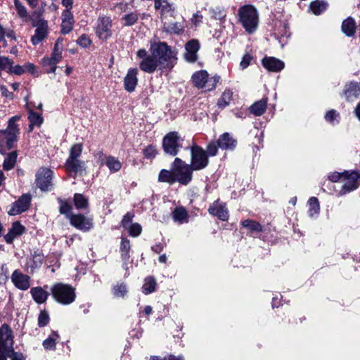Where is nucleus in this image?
<instances>
[{
  "label": "nucleus",
  "mask_w": 360,
  "mask_h": 360,
  "mask_svg": "<svg viewBox=\"0 0 360 360\" xmlns=\"http://www.w3.org/2000/svg\"><path fill=\"white\" fill-rule=\"evenodd\" d=\"M11 354V360H25L22 354L14 352L12 330L4 324L0 327V360H8Z\"/></svg>",
  "instance_id": "obj_1"
},
{
  "label": "nucleus",
  "mask_w": 360,
  "mask_h": 360,
  "mask_svg": "<svg viewBox=\"0 0 360 360\" xmlns=\"http://www.w3.org/2000/svg\"><path fill=\"white\" fill-rule=\"evenodd\" d=\"M238 21L248 34L254 33L259 25V14L252 5H245L238 11Z\"/></svg>",
  "instance_id": "obj_2"
},
{
  "label": "nucleus",
  "mask_w": 360,
  "mask_h": 360,
  "mask_svg": "<svg viewBox=\"0 0 360 360\" xmlns=\"http://www.w3.org/2000/svg\"><path fill=\"white\" fill-rule=\"evenodd\" d=\"M150 51L160 63V70L172 66V60L175 58V53L166 42H151Z\"/></svg>",
  "instance_id": "obj_3"
},
{
  "label": "nucleus",
  "mask_w": 360,
  "mask_h": 360,
  "mask_svg": "<svg viewBox=\"0 0 360 360\" xmlns=\"http://www.w3.org/2000/svg\"><path fill=\"white\" fill-rule=\"evenodd\" d=\"M53 298L58 303L62 304H70L72 303L76 298L75 289L70 285L56 283L50 288Z\"/></svg>",
  "instance_id": "obj_4"
},
{
  "label": "nucleus",
  "mask_w": 360,
  "mask_h": 360,
  "mask_svg": "<svg viewBox=\"0 0 360 360\" xmlns=\"http://www.w3.org/2000/svg\"><path fill=\"white\" fill-rule=\"evenodd\" d=\"M18 119L19 117H12L8 122L7 129L0 131V148L6 146L8 150H10L13 147L19 134V128L15 124V121Z\"/></svg>",
  "instance_id": "obj_5"
},
{
  "label": "nucleus",
  "mask_w": 360,
  "mask_h": 360,
  "mask_svg": "<svg viewBox=\"0 0 360 360\" xmlns=\"http://www.w3.org/2000/svg\"><path fill=\"white\" fill-rule=\"evenodd\" d=\"M176 182L182 185L188 184L193 179L194 169L189 164L184 162L181 159L176 158L172 163Z\"/></svg>",
  "instance_id": "obj_6"
},
{
  "label": "nucleus",
  "mask_w": 360,
  "mask_h": 360,
  "mask_svg": "<svg viewBox=\"0 0 360 360\" xmlns=\"http://www.w3.org/2000/svg\"><path fill=\"white\" fill-rule=\"evenodd\" d=\"M191 167L194 171L202 170L209 165V159L206 151L193 143L191 147Z\"/></svg>",
  "instance_id": "obj_7"
},
{
  "label": "nucleus",
  "mask_w": 360,
  "mask_h": 360,
  "mask_svg": "<svg viewBox=\"0 0 360 360\" xmlns=\"http://www.w3.org/2000/svg\"><path fill=\"white\" fill-rule=\"evenodd\" d=\"M136 56L141 59L139 63L140 69L147 73H153L156 70L160 69V63L153 53L148 54L146 49H139Z\"/></svg>",
  "instance_id": "obj_8"
},
{
  "label": "nucleus",
  "mask_w": 360,
  "mask_h": 360,
  "mask_svg": "<svg viewBox=\"0 0 360 360\" xmlns=\"http://www.w3.org/2000/svg\"><path fill=\"white\" fill-rule=\"evenodd\" d=\"M182 139L176 131L167 134L162 140L164 152L172 156L176 155L179 149L182 147Z\"/></svg>",
  "instance_id": "obj_9"
},
{
  "label": "nucleus",
  "mask_w": 360,
  "mask_h": 360,
  "mask_svg": "<svg viewBox=\"0 0 360 360\" xmlns=\"http://www.w3.org/2000/svg\"><path fill=\"white\" fill-rule=\"evenodd\" d=\"M192 80L196 87L203 89L205 91H211L215 88L219 79L216 77L209 78L207 71L200 70L193 75Z\"/></svg>",
  "instance_id": "obj_10"
},
{
  "label": "nucleus",
  "mask_w": 360,
  "mask_h": 360,
  "mask_svg": "<svg viewBox=\"0 0 360 360\" xmlns=\"http://www.w3.org/2000/svg\"><path fill=\"white\" fill-rule=\"evenodd\" d=\"M112 26L110 17L99 16L94 27L96 36L103 41H107L112 36Z\"/></svg>",
  "instance_id": "obj_11"
},
{
  "label": "nucleus",
  "mask_w": 360,
  "mask_h": 360,
  "mask_svg": "<svg viewBox=\"0 0 360 360\" xmlns=\"http://www.w3.org/2000/svg\"><path fill=\"white\" fill-rule=\"evenodd\" d=\"M343 176V185L339 192L340 195H345L347 193L351 192L356 189L360 185V174L352 171L349 172L345 171Z\"/></svg>",
  "instance_id": "obj_12"
},
{
  "label": "nucleus",
  "mask_w": 360,
  "mask_h": 360,
  "mask_svg": "<svg viewBox=\"0 0 360 360\" xmlns=\"http://www.w3.org/2000/svg\"><path fill=\"white\" fill-rule=\"evenodd\" d=\"M53 172L47 168H40L36 174V183L41 191H48L52 186Z\"/></svg>",
  "instance_id": "obj_13"
},
{
  "label": "nucleus",
  "mask_w": 360,
  "mask_h": 360,
  "mask_svg": "<svg viewBox=\"0 0 360 360\" xmlns=\"http://www.w3.org/2000/svg\"><path fill=\"white\" fill-rule=\"evenodd\" d=\"M11 281L14 286L20 290H27L30 287V277L20 270L15 269L11 274Z\"/></svg>",
  "instance_id": "obj_14"
},
{
  "label": "nucleus",
  "mask_w": 360,
  "mask_h": 360,
  "mask_svg": "<svg viewBox=\"0 0 360 360\" xmlns=\"http://www.w3.org/2000/svg\"><path fill=\"white\" fill-rule=\"evenodd\" d=\"M31 196L29 194L22 195L17 201L13 202L8 213L10 215H17L26 211L30 205Z\"/></svg>",
  "instance_id": "obj_15"
},
{
  "label": "nucleus",
  "mask_w": 360,
  "mask_h": 360,
  "mask_svg": "<svg viewBox=\"0 0 360 360\" xmlns=\"http://www.w3.org/2000/svg\"><path fill=\"white\" fill-rule=\"evenodd\" d=\"M44 262V255L35 252L30 258L27 259L26 264H25L24 269L30 274H33L36 270L39 269Z\"/></svg>",
  "instance_id": "obj_16"
},
{
  "label": "nucleus",
  "mask_w": 360,
  "mask_h": 360,
  "mask_svg": "<svg viewBox=\"0 0 360 360\" xmlns=\"http://www.w3.org/2000/svg\"><path fill=\"white\" fill-rule=\"evenodd\" d=\"M185 59L191 63L195 62L198 59V52L200 49V43L197 39H191L185 45Z\"/></svg>",
  "instance_id": "obj_17"
},
{
  "label": "nucleus",
  "mask_w": 360,
  "mask_h": 360,
  "mask_svg": "<svg viewBox=\"0 0 360 360\" xmlns=\"http://www.w3.org/2000/svg\"><path fill=\"white\" fill-rule=\"evenodd\" d=\"M36 27L34 34L31 38V41L34 45L39 44L47 36L48 25L45 20H40Z\"/></svg>",
  "instance_id": "obj_18"
},
{
  "label": "nucleus",
  "mask_w": 360,
  "mask_h": 360,
  "mask_svg": "<svg viewBox=\"0 0 360 360\" xmlns=\"http://www.w3.org/2000/svg\"><path fill=\"white\" fill-rule=\"evenodd\" d=\"M138 70L137 68H130L124 79V89L128 92H132L135 90L138 83Z\"/></svg>",
  "instance_id": "obj_19"
},
{
  "label": "nucleus",
  "mask_w": 360,
  "mask_h": 360,
  "mask_svg": "<svg viewBox=\"0 0 360 360\" xmlns=\"http://www.w3.org/2000/svg\"><path fill=\"white\" fill-rule=\"evenodd\" d=\"M218 146L222 150H233L237 146V140L229 133L222 134L217 140Z\"/></svg>",
  "instance_id": "obj_20"
},
{
  "label": "nucleus",
  "mask_w": 360,
  "mask_h": 360,
  "mask_svg": "<svg viewBox=\"0 0 360 360\" xmlns=\"http://www.w3.org/2000/svg\"><path fill=\"white\" fill-rule=\"evenodd\" d=\"M208 211L210 214L213 216H217L219 219H220L222 221H226L228 219L229 213L227 209L222 202L218 200L214 202L210 205Z\"/></svg>",
  "instance_id": "obj_21"
},
{
  "label": "nucleus",
  "mask_w": 360,
  "mask_h": 360,
  "mask_svg": "<svg viewBox=\"0 0 360 360\" xmlns=\"http://www.w3.org/2000/svg\"><path fill=\"white\" fill-rule=\"evenodd\" d=\"M262 62L263 66L271 72H279L285 67L282 60L274 57H264Z\"/></svg>",
  "instance_id": "obj_22"
},
{
  "label": "nucleus",
  "mask_w": 360,
  "mask_h": 360,
  "mask_svg": "<svg viewBox=\"0 0 360 360\" xmlns=\"http://www.w3.org/2000/svg\"><path fill=\"white\" fill-rule=\"evenodd\" d=\"M348 101H353L360 95V86L357 82H350L345 86L343 92Z\"/></svg>",
  "instance_id": "obj_23"
},
{
  "label": "nucleus",
  "mask_w": 360,
  "mask_h": 360,
  "mask_svg": "<svg viewBox=\"0 0 360 360\" xmlns=\"http://www.w3.org/2000/svg\"><path fill=\"white\" fill-rule=\"evenodd\" d=\"M30 294L34 301L39 304L45 303L49 296V292L39 286L32 288Z\"/></svg>",
  "instance_id": "obj_24"
},
{
  "label": "nucleus",
  "mask_w": 360,
  "mask_h": 360,
  "mask_svg": "<svg viewBox=\"0 0 360 360\" xmlns=\"http://www.w3.org/2000/svg\"><path fill=\"white\" fill-rule=\"evenodd\" d=\"M65 166L69 171L81 175L84 174L86 171L85 162L79 159L66 160Z\"/></svg>",
  "instance_id": "obj_25"
},
{
  "label": "nucleus",
  "mask_w": 360,
  "mask_h": 360,
  "mask_svg": "<svg viewBox=\"0 0 360 360\" xmlns=\"http://www.w3.org/2000/svg\"><path fill=\"white\" fill-rule=\"evenodd\" d=\"M341 28L346 36L352 37L356 32V22L352 18L349 17L342 22Z\"/></svg>",
  "instance_id": "obj_26"
},
{
  "label": "nucleus",
  "mask_w": 360,
  "mask_h": 360,
  "mask_svg": "<svg viewBox=\"0 0 360 360\" xmlns=\"http://www.w3.org/2000/svg\"><path fill=\"white\" fill-rule=\"evenodd\" d=\"M158 181L160 182L168 183L169 184H173L176 182L174 175V169H173L172 167L171 170L162 169L159 173Z\"/></svg>",
  "instance_id": "obj_27"
},
{
  "label": "nucleus",
  "mask_w": 360,
  "mask_h": 360,
  "mask_svg": "<svg viewBox=\"0 0 360 360\" xmlns=\"http://www.w3.org/2000/svg\"><path fill=\"white\" fill-rule=\"evenodd\" d=\"M174 220L179 224L188 222V214L184 207H178L172 212Z\"/></svg>",
  "instance_id": "obj_28"
},
{
  "label": "nucleus",
  "mask_w": 360,
  "mask_h": 360,
  "mask_svg": "<svg viewBox=\"0 0 360 360\" xmlns=\"http://www.w3.org/2000/svg\"><path fill=\"white\" fill-rule=\"evenodd\" d=\"M267 99H262L253 103L250 108V111L255 116L262 115L266 109Z\"/></svg>",
  "instance_id": "obj_29"
},
{
  "label": "nucleus",
  "mask_w": 360,
  "mask_h": 360,
  "mask_svg": "<svg viewBox=\"0 0 360 360\" xmlns=\"http://www.w3.org/2000/svg\"><path fill=\"white\" fill-rule=\"evenodd\" d=\"M163 30L169 34H181L184 31V26L180 22H170L164 25Z\"/></svg>",
  "instance_id": "obj_30"
},
{
  "label": "nucleus",
  "mask_w": 360,
  "mask_h": 360,
  "mask_svg": "<svg viewBox=\"0 0 360 360\" xmlns=\"http://www.w3.org/2000/svg\"><path fill=\"white\" fill-rule=\"evenodd\" d=\"M154 7L156 10H161L162 15L174 11V8L166 0H155Z\"/></svg>",
  "instance_id": "obj_31"
},
{
  "label": "nucleus",
  "mask_w": 360,
  "mask_h": 360,
  "mask_svg": "<svg viewBox=\"0 0 360 360\" xmlns=\"http://www.w3.org/2000/svg\"><path fill=\"white\" fill-rule=\"evenodd\" d=\"M307 205L309 207L308 214L311 217L318 215L320 210V205L317 198H310L308 200Z\"/></svg>",
  "instance_id": "obj_32"
},
{
  "label": "nucleus",
  "mask_w": 360,
  "mask_h": 360,
  "mask_svg": "<svg viewBox=\"0 0 360 360\" xmlns=\"http://www.w3.org/2000/svg\"><path fill=\"white\" fill-rule=\"evenodd\" d=\"M25 232L24 226H12L9 232L5 236V240L8 243H11L18 236Z\"/></svg>",
  "instance_id": "obj_33"
},
{
  "label": "nucleus",
  "mask_w": 360,
  "mask_h": 360,
  "mask_svg": "<svg viewBox=\"0 0 360 360\" xmlns=\"http://www.w3.org/2000/svg\"><path fill=\"white\" fill-rule=\"evenodd\" d=\"M72 225H91L93 223V219L91 217H85L82 214L73 215L70 218Z\"/></svg>",
  "instance_id": "obj_34"
},
{
  "label": "nucleus",
  "mask_w": 360,
  "mask_h": 360,
  "mask_svg": "<svg viewBox=\"0 0 360 360\" xmlns=\"http://www.w3.org/2000/svg\"><path fill=\"white\" fill-rule=\"evenodd\" d=\"M59 339V335L57 332H52L50 336L44 340L42 345L45 349L54 350L56 349V342Z\"/></svg>",
  "instance_id": "obj_35"
},
{
  "label": "nucleus",
  "mask_w": 360,
  "mask_h": 360,
  "mask_svg": "<svg viewBox=\"0 0 360 360\" xmlns=\"http://www.w3.org/2000/svg\"><path fill=\"white\" fill-rule=\"evenodd\" d=\"M130 243L129 240L124 237L122 238L121 243H120V252L121 257L122 260L124 262L128 261L130 257L129 250H130Z\"/></svg>",
  "instance_id": "obj_36"
},
{
  "label": "nucleus",
  "mask_w": 360,
  "mask_h": 360,
  "mask_svg": "<svg viewBox=\"0 0 360 360\" xmlns=\"http://www.w3.org/2000/svg\"><path fill=\"white\" fill-rule=\"evenodd\" d=\"M105 165L111 172H117L122 167L120 160L112 156H108L106 158Z\"/></svg>",
  "instance_id": "obj_37"
},
{
  "label": "nucleus",
  "mask_w": 360,
  "mask_h": 360,
  "mask_svg": "<svg viewBox=\"0 0 360 360\" xmlns=\"http://www.w3.org/2000/svg\"><path fill=\"white\" fill-rule=\"evenodd\" d=\"M17 152L13 151L8 154L3 163V168L5 170H11L15 167L17 160Z\"/></svg>",
  "instance_id": "obj_38"
},
{
  "label": "nucleus",
  "mask_w": 360,
  "mask_h": 360,
  "mask_svg": "<svg viewBox=\"0 0 360 360\" xmlns=\"http://www.w3.org/2000/svg\"><path fill=\"white\" fill-rule=\"evenodd\" d=\"M327 3L323 1L316 0L311 3L310 9L315 15H319L327 8Z\"/></svg>",
  "instance_id": "obj_39"
},
{
  "label": "nucleus",
  "mask_w": 360,
  "mask_h": 360,
  "mask_svg": "<svg viewBox=\"0 0 360 360\" xmlns=\"http://www.w3.org/2000/svg\"><path fill=\"white\" fill-rule=\"evenodd\" d=\"M156 281L153 277H148L145 279L142 289L143 292L146 295L154 292L156 289Z\"/></svg>",
  "instance_id": "obj_40"
},
{
  "label": "nucleus",
  "mask_w": 360,
  "mask_h": 360,
  "mask_svg": "<svg viewBox=\"0 0 360 360\" xmlns=\"http://www.w3.org/2000/svg\"><path fill=\"white\" fill-rule=\"evenodd\" d=\"M139 19V14L136 12H131L122 17L124 26H132L136 24Z\"/></svg>",
  "instance_id": "obj_41"
},
{
  "label": "nucleus",
  "mask_w": 360,
  "mask_h": 360,
  "mask_svg": "<svg viewBox=\"0 0 360 360\" xmlns=\"http://www.w3.org/2000/svg\"><path fill=\"white\" fill-rule=\"evenodd\" d=\"M233 97V91L231 89H226L221 95V97L218 101V105L221 108L227 106Z\"/></svg>",
  "instance_id": "obj_42"
},
{
  "label": "nucleus",
  "mask_w": 360,
  "mask_h": 360,
  "mask_svg": "<svg viewBox=\"0 0 360 360\" xmlns=\"http://www.w3.org/2000/svg\"><path fill=\"white\" fill-rule=\"evenodd\" d=\"M82 144L75 143L74 144L70 150V155L67 160H77L81 155L82 152Z\"/></svg>",
  "instance_id": "obj_43"
},
{
  "label": "nucleus",
  "mask_w": 360,
  "mask_h": 360,
  "mask_svg": "<svg viewBox=\"0 0 360 360\" xmlns=\"http://www.w3.org/2000/svg\"><path fill=\"white\" fill-rule=\"evenodd\" d=\"M74 203L77 209H83L88 206V200L83 195L76 193L74 195Z\"/></svg>",
  "instance_id": "obj_44"
},
{
  "label": "nucleus",
  "mask_w": 360,
  "mask_h": 360,
  "mask_svg": "<svg viewBox=\"0 0 360 360\" xmlns=\"http://www.w3.org/2000/svg\"><path fill=\"white\" fill-rule=\"evenodd\" d=\"M29 119L31 122L30 125V130H32L34 125L40 126L43 122V118L41 115L31 110L29 115Z\"/></svg>",
  "instance_id": "obj_45"
},
{
  "label": "nucleus",
  "mask_w": 360,
  "mask_h": 360,
  "mask_svg": "<svg viewBox=\"0 0 360 360\" xmlns=\"http://www.w3.org/2000/svg\"><path fill=\"white\" fill-rule=\"evenodd\" d=\"M49 58L53 61V63H55L56 65L61 60L62 51L61 48H59V40L56 41L54 46L53 51L51 54V56Z\"/></svg>",
  "instance_id": "obj_46"
},
{
  "label": "nucleus",
  "mask_w": 360,
  "mask_h": 360,
  "mask_svg": "<svg viewBox=\"0 0 360 360\" xmlns=\"http://www.w3.org/2000/svg\"><path fill=\"white\" fill-rule=\"evenodd\" d=\"M127 292V286L124 283L117 284L113 288V295L117 297H124Z\"/></svg>",
  "instance_id": "obj_47"
},
{
  "label": "nucleus",
  "mask_w": 360,
  "mask_h": 360,
  "mask_svg": "<svg viewBox=\"0 0 360 360\" xmlns=\"http://www.w3.org/2000/svg\"><path fill=\"white\" fill-rule=\"evenodd\" d=\"M14 6L17 11L18 15L22 18H27V12L25 7L21 4L19 0H14Z\"/></svg>",
  "instance_id": "obj_48"
},
{
  "label": "nucleus",
  "mask_w": 360,
  "mask_h": 360,
  "mask_svg": "<svg viewBox=\"0 0 360 360\" xmlns=\"http://www.w3.org/2000/svg\"><path fill=\"white\" fill-rule=\"evenodd\" d=\"M219 148V147L218 146L217 141L210 142L207 146L206 150H205L206 153L207 155V157L208 156H211V157L215 156L218 153Z\"/></svg>",
  "instance_id": "obj_49"
},
{
  "label": "nucleus",
  "mask_w": 360,
  "mask_h": 360,
  "mask_svg": "<svg viewBox=\"0 0 360 360\" xmlns=\"http://www.w3.org/2000/svg\"><path fill=\"white\" fill-rule=\"evenodd\" d=\"M42 64L44 67L46 68V72L48 73H53L55 72L57 66L55 63H53V61L51 60L50 58H44L42 59Z\"/></svg>",
  "instance_id": "obj_50"
},
{
  "label": "nucleus",
  "mask_w": 360,
  "mask_h": 360,
  "mask_svg": "<svg viewBox=\"0 0 360 360\" xmlns=\"http://www.w3.org/2000/svg\"><path fill=\"white\" fill-rule=\"evenodd\" d=\"M13 61L7 57L0 56V69L6 70L9 72L11 68H12Z\"/></svg>",
  "instance_id": "obj_51"
},
{
  "label": "nucleus",
  "mask_w": 360,
  "mask_h": 360,
  "mask_svg": "<svg viewBox=\"0 0 360 360\" xmlns=\"http://www.w3.org/2000/svg\"><path fill=\"white\" fill-rule=\"evenodd\" d=\"M49 322V316L46 311H42L40 312L38 317V325L39 327H44Z\"/></svg>",
  "instance_id": "obj_52"
},
{
  "label": "nucleus",
  "mask_w": 360,
  "mask_h": 360,
  "mask_svg": "<svg viewBox=\"0 0 360 360\" xmlns=\"http://www.w3.org/2000/svg\"><path fill=\"white\" fill-rule=\"evenodd\" d=\"M60 202V212L63 214H66L69 217V214L71 212L72 207L65 201L59 200Z\"/></svg>",
  "instance_id": "obj_53"
},
{
  "label": "nucleus",
  "mask_w": 360,
  "mask_h": 360,
  "mask_svg": "<svg viewBox=\"0 0 360 360\" xmlns=\"http://www.w3.org/2000/svg\"><path fill=\"white\" fill-rule=\"evenodd\" d=\"M77 43L82 47L86 48L91 45V39L85 34H82L77 40Z\"/></svg>",
  "instance_id": "obj_54"
},
{
  "label": "nucleus",
  "mask_w": 360,
  "mask_h": 360,
  "mask_svg": "<svg viewBox=\"0 0 360 360\" xmlns=\"http://www.w3.org/2000/svg\"><path fill=\"white\" fill-rule=\"evenodd\" d=\"M156 154V148L153 146H148L143 150V155L146 158H153Z\"/></svg>",
  "instance_id": "obj_55"
},
{
  "label": "nucleus",
  "mask_w": 360,
  "mask_h": 360,
  "mask_svg": "<svg viewBox=\"0 0 360 360\" xmlns=\"http://www.w3.org/2000/svg\"><path fill=\"white\" fill-rule=\"evenodd\" d=\"M74 22L72 21L66 22L62 21L61 23V32L64 34H68L70 32L73 28Z\"/></svg>",
  "instance_id": "obj_56"
},
{
  "label": "nucleus",
  "mask_w": 360,
  "mask_h": 360,
  "mask_svg": "<svg viewBox=\"0 0 360 360\" xmlns=\"http://www.w3.org/2000/svg\"><path fill=\"white\" fill-rule=\"evenodd\" d=\"M345 174V172H344L342 173L335 172H333L329 174L328 179L330 181H331L333 182H337L339 180L342 181L343 176H345V175H344Z\"/></svg>",
  "instance_id": "obj_57"
},
{
  "label": "nucleus",
  "mask_w": 360,
  "mask_h": 360,
  "mask_svg": "<svg viewBox=\"0 0 360 360\" xmlns=\"http://www.w3.org/2000/svg\"><path fill=\"white\" fill-rule=\"evenodd\" d=\"M127 231L132 237H136L141 233V226H127Z\"/></svg>",
  "instance_id": "obj_58"
},
{
  "label": "nucleus",
  "mask_w": 360,
  "mask_h": 360,
  "mask_svg": "<svg viewBox=\"0 0 360 360\" xmlns=\"http://www.w3.org/2000/svg\"><path fill=\"white\" fill-rule=\"evenodd\" d=\"M134 217V214L129 212H127L122 218L121 221V225H128L129 224L132 223V219Z\"/></svg>",
  "instance_id": "obj_59"
},
{
  "label": "nucleus",
  "mask_w": 360,
  "mask_h": 360,
  "mask_svg": "<svg viewBox=\"0 0 360 360\" xmlns=\"http://www.w3.org/2000/svg\"><path fill=\"white\" fill-rule=\"evenodd\" d=\"M62 21H72L74 22L72 13L70 9H65L62 13Z\"/></svg>",
  "instance_id": "obj_60"
},
{
  "label": "nucleus",
  "mask_w": 360,
  "mask_h": 360,
  "mask_svg": "<svg viewBox=\"0 0 360 360\" xmlns=\"http://www.w3.org/2000/svg\"><path fill=\"white\" fill-rule=\"evenodd\" d=\"M338 115L339 113L336 110H331L326 112L325 118L328 122H332Z\"/></svg>",
  "instance_id": "obj_61"
},
{
  "label": "nucleus",
  "mask_w": 360,
  "mask_h": 360,
  "mask_svg": "<svg viewBox=\"0 0 360 360\" xmlns=\"http://www.w3.org/2000/svg\"><path fill=\"white\" fill-rule=\"evenodd\" d=\"M251 59H252L251 56L248 54H246L243 56V58L240 63V65L242 68V69L246 68L250 65Z\"/></svg>",
  "instance_id": "obj_62"
},
{
  "label": "nucleus",
  "mask_w": 360,
  "mask_h": 360,
  "mask_svg": "<svg viewBox=\"0 0 360 360\" xmlns=\"http://www.w3.org/2000/svg\"><path fill=\"white\" fill-rule=\"evenodd\" d=\"M202 15L200 13V12H197L195 14H193L191 18V21L194 25L197 26L202 22Z\"/></svg>",
  "instance_id": "obj_63"
},
{
  "label": "nucleus",
  "mask_w": 360,
  "mask_h": 360,
  "mask_svg": "<svg viewBox=\"0 0 360 360\" xmlns=\"http://www.w3.org/2000/svg\"><path fill=\"white\" fill-rule=\"evenodd\" d=\"M8 72H12L15 75H20L24 72V70L20 65H18L14 67L12 65V68H11Z\"/></svg>",
  "instance_id": "obj_64"
}]
</instances>
